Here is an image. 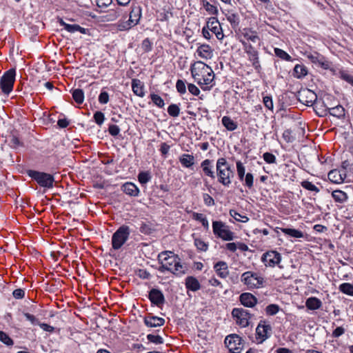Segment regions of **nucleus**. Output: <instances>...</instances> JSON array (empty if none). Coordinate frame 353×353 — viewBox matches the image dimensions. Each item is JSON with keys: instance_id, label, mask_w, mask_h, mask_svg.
Instances as JSON below:
<instances>
[{"instance_id": "f257e3e1", "label": "nucleus", "mask_w": 353, "mask_h": 353, "mask_svg": "<svg viewBox=\"0 0 353 353\" xmlns=\"http://www.w3.org/2000/svg\"><path fill=\"white\" fill-rule=\"evenodd\" d=\"M190 71L192 78L203 90H208L213 86L215 74L213 70L203 61L192 64Z\"/></svg>"}, {"instance_id": "f03ea898", "label": "nucleus", "mask_w": 353, "mask_h": 353, "mask_svg": "<svg viewBox=\"0 0 353 353\" xmlns=\"http://www.w3.org/2000/svg\"><path fill=\"white\" fill-rule=\"evenodd\" d=\"M159 260L161 263L160 270H168L174 274H181L185 273V268L181 265L180 259L170 251L162 252L159 254Z\"/></svg>"}, {"instance_id": "7ed1b4c3", "label": "nucleus", "mask_w": 353, "mask_h": 353, "mask_svg": "<svg viewBox=\"0 0 353 353\" xmlns=\"http://www.w3.org/2000/svg\"><path fill=\"white\" fill-rule=\"evenodd\" d=\"M218 181L225 186H229L234 177V172L231 165L225 158H219L216 165Z\"/></svg>"}, {"instance_id": "20e7f679", "label": "nucleus", "mask_w": 353, "mask_h": 353, "mask_svg": "<svg viewBox=\"0 0 353 353\" xmlns=\"http://www.w3.org/2000/svg\"><path fill=\"white\" fill-rule=\"evenodd\" d=\"M241 279L249 289L260 288L263 287L264 282L261 276L250 271L244 272L241 275Z\"/></svg>"}, {"instance_id": "39448f33", "label": "nucleus", "mask_w": 353, "mask_h": 353, "mask_svg": "<svg viewBox=\"0 0 353 353\" xmlns=\"http://www.w3.org/2000/svg\"><path fill=\"white\" fill-rule=\"evenodd\" d=\"M212 229L214 235L223 241H232L234 239V233L230 230L229 227L222 221H213Z\"/></svg>"}, {"instance_id": "423d86ee", "label": "nucleus", "mask_w": 353, "mask_h": 353, "mask_svg": "<svg viewBox=\"0 0 353 353\" xmlns=\"http://www.w3.org/2000/svg\"><path fill=\"white\" fill-rule=\"evenodd\" d=\"M141 17V8L139 6L132 8L129 19L125 22H121L118 24V28L120 30L124 31L132 28L137 25Z\"/></svg>"}, {"instance_id": "0eeeda50", "label": "nucleus", "mask_w": 353, "mask_h": 353, "mask_svg": "<svg viewBox=\"0 0 353 353\" xmlns=\"http://www.w3.org/2000/svg\"><path fill=\"white\" fill-rule=\"evenodd\" d=\"M15 69L11 68L6 71L1 77L0 80V87L4 94H9L12 90L15 80Z\"/></svg>"}, {"instance_id": "6e6552de", "label": "nucleus", "mask_w": 353, "mask_h": 353, "mask_svg": "<svg viewBox=\"0 0 353 353\" xmlns=\"http://www.w3.org/2000/svg\"><path fill=\"white\" fill-rule=\"evenodd\" d=\"M130 234L129 228L127 226L120 227L113 234L112 238V248L118 250L125 243Z\"/></svg>"}, {"instance_id": "1a4fd4ad", "label": "nucleus", "mask_w": 353, "mask_h": 353, "mask_svg": "<svg viewBox=\"0 0 353 353\" xmlns=\"http://www.w3.org/2000/svg\"><path fill=\"white\" fill-rule=\"evenodd\" d=\"M28 175L42 187L50 188L53 186L54 177L50 174L29 170Z\"/></svg>"}, {"instance_id": "9d476101", "label": "nucleus", "mask_w": 353, "mask_h": 353, "mask_svg": "<svg viewBox=\"0 0 353 353\" xmlns=\"http://www.w3.org/2000/svg\"><path fill=\"white\" fill-rule=\"evenodd\" d=\"M225 343L231 353H239L243 348L242 340L236 334L228 336L225 339Z\"/></svg>"}, {"instance_id": "9b49d317", "label": "nucleus", "mask_w": 353, "mask_h": 353, "mask_svg": "<svg viewBox=\"0 0 353 353\" xmlns=\"http://www.w3.org/2000/svg\"><path fill=\"white\" fill-rule=\"evenodd\" d=\"M261 261L265 266L273 268L280 263L281 255L274 250L268 251L262 255Z\"/></svg>"}, {"instance_id": "f8f14e48", "label": "nucleus", "mask_w": 353, "mask_h": 353, "mask_svg": "<svg viewBox=\"0 0 353 353\" xmlns=\"http://www.w3.org/2000/svg\"><path fill=\"white\" fill-rule=\"evenodd\" d=\"M233 317L236 320V323L240 326L245 327L249 325L250 315L249 312L243 308H234L232 312Z\"/></svg>"}, {"instance_id": "ddd939ff", "label": "nucleus", "mask_w": 353, "mask_h": 353, "mask_svg": "<svg viewBox=\"0 0 353 353\" xmlns=\"http://www.w3.org/2000/svg\"><path fill=\"white\" fill-rule=\"evenodd\" d=\"M299 98L302 103L307 106L312 105L317 99L316 94L309 89H304L299 92Z\"/></svg>"}, {"instance_id": "4468645a", "label": "nucleus", "mask_w": 353, "mask_h": 353, "mask_svg": "<svg viewBox=\"0 0 353 353\" xmlns=\"http://www.w3.org/2000/svg\"><path fill=\"white\" fill-rule=\"evenodd\" d=\"M206 26L208 29L214 33L219 40H221L223 38V33L221 24L216 18L210 17L207 21Z\"/></svg>"}, {"instance_id": "2eb2a0df", "label": "nucleus", "mask_w": 353, "mask_h": 353, "mask_svg": "<svg viewBox=\"0 0 353 353\" xmlns=\"http://www.w3.org/2000/svg\"><path fill=\"white\" fill-rule=\"evenodd\" d=\"M196 53L201 59L207 60L213 57L214 50L208 44H201L198 46Z\"/></svg>"}, {"instance_id": "dca6fc26", "label": "nucleus", "mask_w": 353, "mask_h": 353, "mask_svg": "<svg viewBox=\"0 0 353 353\" xmlns=\"http://www.w3.org/2000/svg\"><path fill=\"white\" fill-rule=\"evenodd\" d=\"M271 327L265 323H259L256 329V339L259 343H263L268 337Z\"/></svg>"}, {"instance_id": "f3484780", "label": "nucleus", "mask_w": 353, "mask_h": 353, "mask_svg": "<svg viewBox=\"0 0 353 353\" xmlns=\"http://www.w3.org/2000/svg\"><path fill=\"white\" fill-rule=\"evenodd\" d=\"M242 43L245 47L246 53L248 54L249 60L252 63V65L256 70H259L260 64L257 52L250 45H248L245 42H242Z\"/></svg>"}, {"instance_id": "a211bd4d", "label": "nucleus", "mask_w": 353, "mask_h": 353, "mask_svg": "<svg viewBox=\"0 0 353 353\" xmlns=\"http://www.w3.org/2000/svg\"><path fill=\"white\" fill-rule=\"evenodd\" d=\"M240 301L244 306L252 307L256 304L257 299L252 294L245 292L240 296Z\"/></svg>"}, {"instance_id": "6ab92c4d", "label": "nucleus", "mask_w": 353, "mask_h": 353, "mask_svg": "<svg viewBox=\"0 0 353 353\" xmlns=\"http://www.w3.org/2000/svg\"><path fill=\"white\" fill-rule=\"evenodd\" d=\"M149 299L151 302L157 305L163 303L164 296L163 293L157 289H152L149 293Z\"/></svg>"}, {"instance_id": "aec40b11", "label": "nucleus", "mask_w": 353, "mask_h": 353, "mask_svg": "<svg viewBox=\"0 0 353 353\" xmlns=\"http://www.w3.org/2000/svg\"><path fill=\"white\" fill-rule=\"evenodd\" d=\"M144 322L148 327H156L162 326L165 323V320L161 317L151 316L145 317Z\"/></svg>"}, {"instance_id": "412c9836", "label": "nucleus", "mask_w": 353, "mask_h": 353, "mask_svg": "<svg viewBox=\"0 0 353 353\" xmlns=\"http://www.w3.org/2000/svg\"><path fill=\"white\" fill-rule=\"evenodd\" d=\"M59 23L64 27V28L70 33H74L76 32H80L82 34L85 33V29L81 27L77 24H69L65 23L62 19H59Z\"/></svg>"}, {"instance_id": "4be33fe9", "label": "nucleus", "mask_w": 353, "mask_h": 353, "mask_svg": "<svg viewBox=\"0 0 353 353\" xmlns=\"http://www.w3.org/2000/svg\"><path fill=\"white\" fill-rule=\"evenodd\" d=\"M325 109L323 111L325 112L328 111V112L333 117H337L339 119L345 117V109L342 105H338L333 108H330L325 105Z\"/></svg>"}, {"instance_id": "5701e85b", "label": "nucleus", "mask_w": 353, "mask_h": 353, "mask_svg": "<svg viewBox=\"0 0 353 353\" xmlns=\"http://www.w3.org/2000/svg\"><path fill=\"white\" fill-rule=\"evenodd\" d=\"M345 174L338 170H332L328 173V179L334 183H341L344 181Z\"/></svg>"}, {"instance_id": "b1692460", "label": "nucleus", "mask_w": 353, "mask_h": 353, "mask_svg": "<svg viewBox=\"0 0 353 353\" xmlns=\"http://www.w3.org/2000/svg\"><path fill=\"white\" fill-rule=\"evenodd\" d=\"M216 274L221 278H226L229 274L228 267L225 262L219 261L214 265V267Z\"/></svg>"}, {"instance_id": "393cba45", "label": "nucleus", "mask_w": 353, "mask_h": 353, "mask_svg": "<svg viewBox=\"0 0 353 353\" xmlns=\"http://www.w3.org/2000/svg\"><path fill=\"white\" fill-rule=\"evenodd\" d=\"M132 91L138 97H143L145 95L143 84L139 80L134 79L132 81Z\"/></svg>"}, {"instance_id": "a878e982", "label": "nucleus", "mask_w": 353, "mask_h": 353, "mask_svg": "<svg viewBox=\"0 0 353 353\" xmlns=\"http://www.w3.org/2000/svg\"><path fill=\"white\" fill-rule=\"evenodd\" d=\"M243 34L245 39L251 41L253 43H256L260 41L259 37L258 36L256 32L253 31L251 29H243Z\"/></svg>"}, {"instance_id": "bb28decb", "label": "nucleus", "mask_w": 353, "mask_h": 353, "mask_svg": "<svg viewBox=\"0 0 353 353\" xmlns=\"http://www.w3.org/2000/svg\"><path fill=\"white\" fill-rule=\"evenodd\" d=\"M123 192L130 196H137L139 194V188L132 183H126L123 185Z\"/></svg>"}, {"instance_id": "cd10ccee", "label": "nucleus", "mask_w": 353, "mask_h": 353, "mask_svg": "<svg viewBox=\"0 0 353 353\" xmlns=\"http://www.w3.org/2000/svg\"><path fill=\"white\" fill-rule=\"evenodd\" d=\"M281 230L284 234L296 239H301L303 237V233L296 229L294 228H276L277 230Z\"/></svg>"}, {"instance_id": "c85d7f7f", "label": "nucleus", "mask_w": 353, "mask_h": 353, "mask_svg": "<svg viewBox=\"0 0 353 353\" xmlns=\"http://www.w3.org/2000/svg\"><path fill=\"white\" fill-rule=\"evenodd\" d=\"M305 305L309 310H315L321 307L322 303L316 297H310L306 300Z\"/></svg>"}, {"instance_id": "c756f323", "label": "nucleus", "mask_w": 353, "mask_h": 353, "mask_svg": "<svg viewBox=\"0 0 353 353\" xmlns=\"http://www.w3.org/2000/svg\"><path fill=\"white\" fill-rule=\"evenodd\" d=\"M204 173L211 177L212 179L215 178L214 172L212 170V167L211 166V161L209 159L204 160L201 165Z\"/></svg>"}, {"instance_id": "7c9ffc66", "label": "nucleus", "mask_w": 353, "mask_h": 353, "mask_svg": "<svg viewBox=\"0 0 353 353\" xmlns=\"http://www.w3.org/2000/svg\"><path fill=\"white\" fill-rule=\"evenodd\" d=\"M181 163L185 168H190L194 163V157L193 155L183 154L179 158Z\"/></svg>"}, {"instance_id": "2f4dec72", "label": "nucleus", "mask_w": 353, "mask_h": 353, "mask_svg": "<svg viewBox=\"0 0 353 353\" xmlns=\"http://www.w3.org/2000/svg\"><path fill=\"white\" fill-rule=\"evenodd\" d=\"M185 285L187 288L192 291H196L199 290L201 287L198 280L192 276H189L186 279Z\"/></svg>"}, {"instance_id": "473e14b6", "label": "nucleus", "mask_w": 353, "mask_h": 353, "mask_svg": "<svg viewBox=\"0 0 353 353\" xmlns=\"http://www.w3.org/2000/svg\"><path fill=\"white\" fill-rule=\"evenodd\" d=\"M222 124L223 126L230 131H233L237 128L236 123L229 117L224 116L222 118Z\"/></svg>"}, {"instance_id": "72a5a7b5", "label": "nucleus", "mask_w": 353, "mask_h": 353, "mask_svg": "<svg viewBox=\"0 0 353 353\" xmlns=\"http://www.w3.org/2000/svg\"><path fill=\"white\" fill-rule=\"evenodd\" d=\"M332 196L336 202L343 203L347 199V195L341 190H334L332 193Z\"/></svg>"}, {"instance_id": "f704fd0d", "label": "nucleus", "mask_w": 353, "mask_h": 353, "mask_svg": "<svg viewBox=\"0 0 353 353\" xmlns=\"http://www.w3.org/2000/svg\"><path fill=\"white\" fill-rule=\"evenodd\" d=\"M192 218L196 221H200L203 226L206 229H208L209 228V223L207 219L205 217V216L203 214L197 213V212H192Z\"/></svg>"}, {"instance_id": "c9c22d12", "label": "nucleus", "mask_w": 353, "mask_h": 353, "mask_svg": "<svg viewBox=\"0 0 353 353\" xmlns=\"http://www.w3.org/2000/svg\"><path fill=\"white\" fill-rule=\"evenodd\" d=\"M294 72L297 78L305 77L307 73L306 68L303 65H296L294 68Z\"/></svg>"}, {"instance_id": "e433bc0d", "label": "nucleus", "mask_w": 353, "mask_h": 353, "mask_svg": "<svg viewBox=\"0 0 353 353\" xmlns=\"http://www.w3.org/2000/svg\"><path fill=\"white\" fill-rule=\"evenodd\" d=\"M230 214L237 221L246 223L249 221V218L247 216L242 215L234 210H230Z\"/></svg>"}, {"instance_id": "4c0bfd02", "label": "nucleus", "mask_w": 353, "mask_h": 353, "mask_svg": "<svg viewBox=\"0 0 353 353\" xmlns=\"http://www.w3.org/2000/svg\"><path fill=\"white\" fill-rule=\"evenodd\" d=\"M72 97L77 103H82L84 101V93L81 89H76L72 92Z\"/></svg>"}, {"instance_id": "58836bf2", "label": "nucleus", "mask_w": 353, "mask_h": 353, "mask_svg": "<svg viewBox=\"0 0 353 353\" xmlns=\"http://www.w3.org/2000/svg\"><path fill=\"white\" fill-rule=\"evenodd\" d=\"M339 290L344 294L353 296V285L344 283L340 285Z\"/></svg>"}, {"instance_id": "ea45409f", "label": "nucleus", "mask_w": 353, "mask_h": 353, "mask_svg": "<svg viewBox=\"0 0 353 353\" xmlns=\"http://www.w3.org/2000/svg\"><path fill=\"white\" fill-rule=\"evenodd\" d=\"M301 186L303 188H305L307 190L312 191V192H319V189L315 185H314L313 183H312L311 182H310L308 181H302Z\"/></svg>"}, {"instance_id": "a19ab883", "label": "nucleus", "mask_w": 353, "mask_h": 353, "mask_svg": "<svg viewBox=\"0 0 353 353\" xmlns=\"http://www.w3.org/2000/svg\"><path fill=\"white\" fill-rule=\"evenodd\" d=\"M194 245L199 250L202 252L207 251L208 248V244L200 239H195Z\"/></svg>"}, {"instance_id": "79ce46f5", "label": "nucleus", "mask_w": 353, "mask_h": 353, "mask_svg": "<svg viewBox=\"0 0 353 353\" xmlns=\"http://www.w3.org/2000/svg\"><path fill=\"white\" fill-rule=\"evenodd\" d=\"M168 112L171 117H176L179 115L180 109L177 105L172 104L168 107Z\"/></svg>"}, {"instance_id": "37998d69", "label": "nucleus", "mask_w": 353, "mask_h": 353, "mask_svg": "<svg viewBox=\"0 0 353 353\" xmlns=\"http://www.w3.org/2000/svg\"><path fill=\"white\" fill-rule=\"evenodd\" d=\"M274 53L275 54L279 57V58L286 60V61H290L291 57L284 50L280 49V48H275L274 49Z\"/></svg>"}, {"instance_id": "c03bdc74", "label": "nucleus", "mask_w": 353, "mask_h": 353, "mask_svg": "<svg viewBox=\"0 0 353 353\" xmlns=\"http://www.w3.org/2000/svg\"><path fill=\"white\" fill-rule=\"evenodd\" d=\"M151 99L152 102L159 108H163L165 105L164 101L163 99L158 94H151Z\"/></svg>"}, {"instance_id": "a18cd8bd", "label": "nucleus", "mask_w": 353, "mask_h": 353, "mask_svg": "<svg viewBox=\"0 0 353 353\" xmlns=\"http://www.w3.org/2000/svg\"><path fill=\"white\" fill-rule=\"evenodd\" d=\"M0 341L7 345H13V341L3 331H0Z\"/></svg>"}, {"instance_id": "49530a36", "label": "nucleus", "mask_w": 353, "mask_h": 353, "mask_svg": "<svg viewBox=\"0 0 353 353\" xmlns=\"http://www.w3.org/2000/svg\"><path fill=\"white\" fill-rule=\"evenodd\" d=\"M279 310V307L276 304H271L266 307L265 312L268 315H274Z\"/></svg>"}, {"instance_id": "de8ad7c7", "label": "nucleus", "mask_w": 353, "mask_h": 353, "mask_svg": "<svg viewBox=\"0 0 353 353\" xmlns=\"http://www.w3.org/2000/svg\"><path fill=\"white\" fill-rule=\"evenodd\" d=\"M236 170H237L238 176H239L240 180L242 181L245 176V169L244 165H243V163L241 161L236 162Z\"/></svg>"}, {"instance_id": "09e8293b", "label": "nucleus", "mask_w": 353, "mask_h": 353, "mask_svg": "<svg viewBox=\"0 0 353 353\" xmlns=\"http://www.w3.org/2000/svg\"><path fill=\"white\" fill-rule=\"evenodd\" d=\"M138 179L141 183L145 184L150 179V174L146 172H141L138 175Z\"/></svg>"}, {"instance_id": "8fccbe9b", "label": "nucleus", "mask_w": 353, "mask_h": 353, "mask_svg": "<svg viewBox=\"0 0 353 353\" xmlns=\"http://www.w3.org/2000/svg\"><path fill=\"white\" fill-rule=\"evenodd\" d=\"M147 339L150 342L155 344H161L163 342V339L159 335L148 334Z\"/></svg>"}, {"instance_id": "3c124183", "label": "nucleus", "mask_w": 353, "mask_h": 353, "mask_svg": "<svg viewBox=\"0 0 353 353\" xmlns=\"http://www.w3.org/2000/svg\"><path fill=\"white\" fill-rule=\"evenodd\" d=\"M204 8L206 11L210 14H216L218 13V10L216 6L212 4H210L209 2H205L204 4Z\"/></svg>"}, {"instance_id": "603ef678", "label": "nucleus", "mask_w": 353, "mask_h": 353, "mask_svg": "<svg viewBox=\"0 0 353 353\" xmlns=\"http://www.w3.org/2000/svg\"><path fill=\"white\" fill-rule=\"evenodd\" d=\"M94 119L98 125H101L105 119L104 114L101 112H96L94 114Z\"/></svg>"}, {"instance_id": "864d4df0", "label": "nucleus", "mask_w": 353, "mask_h": 353, "mask_svg": "<svg viewBox=\"0 0 353 353\" xmlns=\"http://www.w3.org/2000/svg\"><path fill=\"white\" fill-rule=\"evenodd\" d=\"M177 91L181 94H184L186 92V86L183 81L178 80L176 83Z\"/></svg>"}, {"instance_id": "5fc2aeb1", "label": "nucleus", "mask_w": 353, "mask_h": 353, "mask_svg": "<svg viewBox=\"0 0 353 353\" xmlns=\"http://www.w3.org/2000/svg\"><path fill=\"white\" fill-rule=\"evenodd\" d=\"M99 101L101 104H106L109 101V94L107 92H101L99 96Z\"/></svg>"}, {"instance_id": "6e6d98bb", "label": "nucleus", "mask_w": 353, "mask_h": 353, "mask_svg": "<svg viewBox=\"0 0 353 353\" xmlns=\"http://www.w3.org/2000/svg\"><path fill=\"white\" fill-rule=\"evenodd\" d=\"M263 159L268 163H273L276 162L275 156L269 152H265L263 154Z\"/></svg>"}, {"instance_id": "4d7b16f0", "label": "nucleus", "mask_w": 353, "mask_h": 353, "mask_svg": "<svg viewBox=\"0 0 353 353\" xmlns=\"http://www.w3.org/2000/svg\"><path fill=\"white\" fill-rule=\"evenodd\" d=\"M254 176L251 173H247L245 177V185L251 188L253 186Z\"/></svg>"}, {"instance_id": "13d9d810", "label": "nucleus", "mask_w": 353, "mask_h": 353, "mask_svg": "<svg viewBox=\"0 0 353 353\" xmlns=\"http://www.w3.org/2000/svg\"><path fill=\"white\" fill-rule=\"evenodd\" d=\"M203 201L206 205L212 206V205H214V200L208 194H203Z\"/></svg>"}, {"instance_id": "bf43d9fd", "label": "nucleus", "mask_w": 353, "mask_h": 353, "mask_svg": "<svg viewBox=\"0 0 353 353\" xmlns=\"http://www.w3.org/2000/svg\"><path fill=\"white\" fill-rule=\"evenodd\" d=\"M188 91L194 96H197L200 93L199 89L192 83H190L188 85Z\"/></svg>"}, {"instance_id": "052dcab7", "label": "nucleus", "mask_w": 353, "mask_h": 353, "mask_svg": "<svg viewBox=\"0 0 353 353\" xmlns=\"http://www.w3.org/2000/svg\"><path fill=\"white\" fill-rule=\"evenodd\" d=\"M263 103L265 106L269 110L273 109V101L271 97L266 96L263 97Z\"/></svg>"}, {"instance_id": "680f3d73", "label": "nucleus", "mask_w": 353, "mask_h": 353, "mask_svg": "<svg viewBox=\"0 0 353 353\" xmlns=\"http://www.w3.org/2000/svg\"><path fill=\"white\" fill-rule=\"evenodd\" d=\"M109 133L112 136H117L120 132L119 128L116 125H111L108 128Z\"/></svg>"}, {"instance_id": "e2e57ef3", "label": "nucleus", "mask_w": 353, "mask_h": 353, "mask_svg": "<svg viewBox=\"0 0 353 353\" xmlns=\"http://www.w3.org/2000/svg\"><path fill=\"white\" fill-rule=\"evenodd\" d=\"M12 294L15 299H22L24 296L25 292L21 289H17L13 291Z\"/></svg>"}, {"instance_id": "0e129e2a", "label": "nucleus", "mask_w": 353, "mask_h": 353, "mask_svg": "<svg viewBox=\"0 0 353 353\" xmlns=\"http://www.w3.org/2000/svg\"><path fill=\"white\" fill-rule=\"evenodd\" d=\"M345 332V330L342 327H337L332 332L334 337H339Z\"/></svg>"}, {"instance_id": "69168bd1", "label": "nucleus", "mask_w": 353, "mask_h": 353, "mask_svg": "<svg viewBox=\"0 0 353 353\" xmlns=\"http://www.w3.org/2000/svg\"><path fill=\"white\" fill-rule=\"evenodd\" d=\"M341 78L353 85V76L347 73H342Z\"/></svg>"}, {"instance_id": "338daca9", "label": "nucleus", "mask_w": 353, "mask_h": 353, "mask_svg": "<svg viewBox=\"0 0 353 353\" xmlns=\"http://www.w3.org/2000/svg\"><path fill=\"white\" fill-rule=\"evenodd\" d=\"M23 315L26 318V319L28 320L29 321H30L32 324H37L38 323V321L34 317V316H33V315H32V314H30L29 313H24Z\"/></svg>"}, {"instance_id": "774afa93", "label": "nucleus", "mask_w": 353, "mask_h": 353, "mask_svg": "<svg viewBox=\"0 0 353 353\" xmlns=\"http://www.w3.org/2000/svg\"><path fill=\"white\" fill-rule=\"evenodd\" d=\"M10 141H11L12 146L14 147V148H17V147L21 145V143H20L19 139L17 137H14V136H13L12 137Z\"/></svg>"}]
</instances>
